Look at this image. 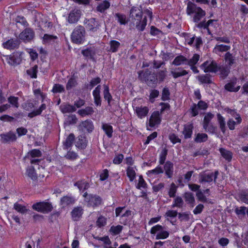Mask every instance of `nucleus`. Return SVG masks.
I'll use <instances>...</instances> for the list:
<instances>
[{"mask_svg": "<svg viewBox=\"0 0 248 248\" xmlns=\"http://www.w3.org/2000/svg\"><path fill=\"white\" fill-rule=\"evenodd\" d=\"M186 13L188 15L195 14L193 20L195 23H198L205 15V12L204 10L190 1L187 3Z\"/></svg>", "mask_w": 248, "mask_h": 248, "instance_id": "1", "label": "nucleus"}, {"mask_svg": "<svg viewBox=\"0 0 248 248\" xmlns=\"http://www.w3.org/2000/svg\"><path fill=\"white\" fill-rule=\"evenodd\" d=\"M139 78L142 81L145 82L149 86L154 87L157 84V78L155 74L152 73L148 69L144 72H139Z\"/></svg>", "mask_w": 248, "mask_h": 248, "instance_id": "2", "label": "nucleus"}, {"mask_svg": "<svg viewBox=\"0 0 248 248\" xmlns=\"http://www.w3.org/2000/svg\"><path fill=\"white\" fill-rule=\"evenodd\" d=\"M86 34L85 28L81 25L77 26L71 33V40L75 44H82L85 40Z\"/></svg>", "mask_w": 248, "mask_h": 248, "instance_id": "3", "label": "nucleus"}, {"mask_svg": "<svg viewBox=\"0 0 248 248\" xmlns=\"http://www.w3.org/2000/svg\"><path fill=\"white\" fill-rule=\"evenodd\" d=\"M32 208L34 210L43 213H48L53 209L51 203L46 202H36L32 205Z\"/></svg>", "mask_w": 248, "mask_h": 248, "instance_id": "4", "label": "nucleus"}, {"mask_svg": "<svg viewBox=\"0 0 248 248\" xmlns=\"http://www.w3.org/2000/svg\"><path fill=\"white\" fill-rule=\"evenodd\" d=\"M218 65L216 61L213 60L206 61L200 65V68L205 73H216L218 71Z\"/></svg>", "mask_w": 248, "mask_h": 248, "instance_id": "5", "label": "nucleus"}, {"mask_svg": "<svg viewBox=\"0 0 248 248\" xmlns=\"http://www.w3.org/2000/svg\"><path fill=\"white\" fill-rule=\"evenodd\" d=\"M35 37V33L32 29L26 28L18 35V38L25 43L30 42Z\"/></svg>", "mask_w": 248, "mask_h": 248, "instance_id": "6", "label": "nucleus"}, {"mask_svg": "<svg viewBox=\"0 0 248 248\" xmlns=\"http://www.w3.org/2000/svg\"><path fill=\"white\" fill-rule=\"evenodd\" d=\"M5 61L10 65L15 66L20 64L21 58L18 52H14L9 56H4Z\"/></svg>", "mask_w": 248, "mask_h": 248, "instance_id": "7", "label": "nucleus"}, {"mask_svg": "<svg viewBox=\"0 0 248 248\" xmlns=\"http://www.w3.org/2000/svg\"><path fill=\"white\" fill-rule=\"evenodd\" d=\"M143 11L141 6L140 7L133 6L130 10L129 12V18L131 19V21L132 22L137 19H140L142 17Z\"/></svg>", "mask_w": 248, "mask_h": 248, "instance_id": "8", "label": "nucleus"}, {"mask_svg": "<svg viewBox=\"0 0 248 248\" xmlns=\"http://www.w3.org/2000/svg\"><path fill=\"white\" fill-rule=\"evenodd\" d=\"M147 19L146 16L140 19H137L131 22V23L135 27V28L139 32L143 31L147 25Z\"/></svg>", "mask_w": 248, "mask_h": 248, "instance_id": "9", "label": "nucleus"}, {"mask_svg": "<svg viewBox=\"0 0 248 248\" xmlns=\"http://www.w3.org/2000/svg\"><path fill=\"white\" fill-rule=\"evenodd\" d=\"M86 24L87 28L89 31L93 32H96L100 27V22L95 18H91L88 19Z\"/></svg>", "mask_w": 248, "mask_h": 248, "instance_id": "10", "label": "nucleus"}, {"mask_svg": "<svg viewBox=\"0 0 248 248\" xmlns=\"http://www.w3.org/2000/svg\"><path fill=\"white\" fill-rule=\"evenodd\" d=\"M0 141L3 143H8L15 141L16 140V135L13 132L1 134L0 135Z\"/></svg>", "mask_w": 248, "mask_h": 248, "instance_id": "11", "label": "nucleus"}, {"mask_svg": "<svg viewBox=\"0 0 248 248\" xmlns=\"http://www.w3.org/2000/svg\"><path fill=\"white\" fill-rule=\"evenodd\" d=\"M213 172H208L206 171L199 174V182L203 184L204 183H210L213 180Z\"/></svg>", "mask_w": 248, "mask_h": 248, "instance_id": "12", "label": "nucleus"}, {"mask_svg": "<svg viewBox=\"0 0 248 248\" xmlns=\"http://www.w3.org/2000/svg\"><path fill=\"white\" fill-rule=\"evenodd\" d=\"M81 16V11L78 9H74L70 12L68 16L67 21L70 24L77 23Z\"/></svg>", "mask_w": 248, "mask_h": 248, "instance_id": "13", "label": "nucleus"}, {"mask_svg": "<svg viewBox=\"0 0 248 248\" xmlns=\"http://www.w3.org/2000/svg\"><path fill=\"white\" fill-rule=\"evenodd\" d=\"M160 115V112L158 111H154L150 118L148 125L151 127H153L156 125L160 124L161 122Z\"/></svg>", "mask_w": 248, "mask_h": 248, "instance_id": "14", "label": "nucleus"}, {"mask_svg": "<svg viewBox=\"0 0 248 248\" xmlns=\"http://www.w3.org/2000/svg\"><path fill=\"white\" fill-rule=\"evenodd\" d=\"M20 41L17 39H11L3 43V46L5 48L14 49L18 47Z\"/></svg>", "mask_w": 248, "mask_h": 248, "instance_id": "15", "label": "nucleus"}, {"mask_svg": "<svg viewBox=\"0 0 248 248\" xmlns=\"http://www.w3.org/2000/svg\"><path fill=\"white\" fill-rule=\"evenodd\" d=\"M83 213V209L81 206L75 207L72 211L71 214L74 221L78 220Z\"/></svg>", "mask_w": 248, "mask_h": 248, "instance_id": "16", "label": "nucleus"}, {"mask_svg": "<svg viewBox=\"0 0 248 248\" xmlns=\"http://www.w3.org/2000/svg\"><path fill=\"white\" fill-rule=\"evenodd\" d=\"M224 59L226 62V65L231 68L234 64L236 63L235 57L230 52H227L224 56Z\"/></svg>", "mask_w": 248, "mask_h": 248, "instance_id": "17", "label": "nucleus"}, {"mask_svg": "<svg viewBox=\"0 0 248 248\" xmlns=\"http://www.w3.org/2000/svg\"><path fill=\"white\" fill-rule=\"evenodd\" d=\"M42 39L43 44H50L56 43L58 40V37L56 35L45 34Z\"/></svg>", "mask_w": 248, "mask_h": 248, "instance_id": "18", "label": "nucleus"}, {"mask_svg": "<svg viewBox=\"0 0 248 248\" xmlns=\"http://www.w3.org/2000/svg\"><path fill=\"white\" fill-rule=\"evenodd\" d=\"M164 169L165 171V174L168 178H171L172 176L173 172V164L170 161H167L164 166Z\"/></svg>", "mask_w": 248, "mask_h": 248, "instance_id": "19", "label": "nucleus"}, {"mask_svg": "<svg viewBox=\"0 0 248 248\" xmlns=\"http://www.w3.org/2000/svg\"><path fill=\"white\" fill-rule=\"evenodd\" d=\"M100 89L101 86L100 85H98L95 88L93 93L94 103L97 106H100L101 105V100L100 95Z\"/></svg>", "mask_w": 248, "mask_h": 248, "instance_id": "20", "label": "nucleus"}, {"mask_svg": "<svg viewBox=\"0 0 248 248\" xmlns=\"http://www.w3.org/2000/svg\"><path fill=\"white\" fill-rule=\"evenodd\" d=\"M231 48L230 46H227L223 44H217L216 45L213 49V52L215 54H219L220 52H228Z\"/></svg>", "mask_w": 248, "mask_h": 248, "instance_id": "21", "label": "nucleus"}, {"mask_svg": "<svg viewBox=\"0 0 248 248\" xmlns=\"http://www.w3.org/2000/svg\"><path fill=\"white\" fill-rule=\"evenodd\" d=\"M102 199L100 197L96 195L90 194V197L88 199V204L92 206H98L101 203Z\"/></svg>", "mask_w": 248, "mask_h": 248, "instance_id": "22", "label": "nucleus"}, {"mask_svg": "<svg viewBox=\"0 0 248 248\" xmlns=\"http://www.w3.org/2000/svg\"><path fill=\"white\" fill-rule=\"evenodd\" d=\"M60 108L63 113L73 112L77 110L75 106L71 105L69 104H62L60 107Z\"/></svg>", "mask_w": 248, "mask_h": 248, "instance_id": "23", "label": "nucleus"}, {"mask_svg": "<svg viewBox=\"0 0 248 248\" xmlns=\"http://www.w3.org/2000/svg\"><path fill=\"white\" fill-rule=\"evenodd\" d=\"M193 126L192 124H186L184 125V130L182 132L185 139L191 137L193 132Z\"/></svg>", "mask_w": 248, "mask_h": 248, "instance_id": "24", "label": "nucleus"}, {"mask_svg": "<svg viewBox=\"0 0 248 248\" xmlns=\"http://www.w3.org/2000/svg\"><path fill=\"white\" fill-rule=\"evenodd\" d=\"M197 78L202 84H210L213 83L211 79V76L208 74L198 76L197 77Z\"/></svg>", "mask_w": 248, "mask_h": 248, "instance_id": "25", "label": "nucleus"}, {"mask_svg": "<svg viewBox=\"0 0 248 248\" xmlns=\"http://www.w3.org/2000/svg\"><path fill=\"white\" fill-rule=\"evenodd\" d=\"M236 84V79L235 78L231 82L228 83L225 85V89L229 92H236L240 89V86H238L235 87Z\"/></svg>", "mask_w": 248, "mask_h": 248, "instance_id": "26", "label": "nucleus"}, {"mask_svg": "<svg viewBox=\"0 0 248 248\" xmlns=\"http://www.w3.org/2000/svg\"><path fill=\"white\" fill-rule=\"evenodd\" d=\"M87 144V141L85 136L80 135L78 137V140L76 142V146L78 148L84 149L86 147Z\"/></svg>", "mask_w": 248, "mask_h": 248, "instance_id": "27", "label": "nucleus"}, {"mask_svg": "<svg viewBox=\"0 0 248 248\" xmlns=\"http://www.w3.org/2000/svg\"><path fill=\"white\" fill-rule=\"evenodd\" d=\"M135 110L138 116L140 118L146 116L149 112L148 108L147 107H136Z\"/></svg>", "mask_w": 248, "mask_h": 248, "instance_id": "28", "label": "nucleus"}, {"mask_svg": "<svg viewBox=\"0 0 248 248\" xmlns=\"http://www.w3.org/2000/svg\"><path fill=\"white\" fill-rule=\"evenodd\" d=\"M94 112V109L92 107H87L85 108L79 109L78 113L81 117L92 115Z\"/></svg>", "mask_w": 248, "mask_h": 248, "instance_id": "29", "label": "nucleus"}, {"mask_svg": "<svg viewBox=\"0 0 248 248\" xmlns=\"http://www.w3.org/2000/svg\"><path fill=\"white\" fill-rule=\"evenodd\" d=\"M75 137L74 134L71 133L67 137L66 140L63 142V146L64 150H67L70 148L75 140Z\"/></svg>", "mask_w": 248, "mask_h": 248, "instance_id": "30", "label": "nucleus"}, {"mask_svg": "<svg viewBox=\"0 0 248 248\" xmlns=\"http://www.w3.org/2000/svg\"><path fill=\"white\" fill-rule=\"evenodd\" d=\"M110 5V4L109 2L105 0L98 4L96 10L99 12L104 13L106 10L109 8Z\"/></svg>", "mask_w": 248, "mask_h": 248, "instance_id": "31", "label": "nucleus"}, {"mask_svg": "<svg viewBox=\"0 0 248 248\" xmlns=\"http://www.w3.org/2000/svg\"><path fill=\"white\" fill-rule=\"evenodd\" d=\"M187 59L183 55H180L175 58L172 62V64L175 66H179L182 64H186Z\"/></svg>", "mask_w": 248, "mask_h": 248, "instance_id": "32", "label": "nucleus"}, {"mask_svg": "<svg viewBox=\"0 0 248 248\" xmlns=\"http://www.w3.org/2000/svg\"><path fill=\"white\" fill-rule=\"evenodd\" d=\"M217 116L219 128L221 132L225 133L226 130L225 118L220 113H217Z\"/></svg>", "mask_w": 248, "mask_h": 248, "instance_id": "33", "label": "nucleus"}, {"mask_svg": "<svg viewBox=\"0 0 248 248\" xmlns=\"http://www.w3.org/2000/svg\"><path fill=\"white\" fill-rule=\"evenodd\" d=\"M75 202V199L71 196H64L61 200V204L65 207L70 204L74 203Z\"/></svg>", "mask_w": 248, "mask_h": 248, "instance_id": "34", "label": "nucleus"}, {"mask_svg": "<svg viewBox=\"0 0 248 248\" xmlns=\"http://www.w3.org/2000/svg\"><path fill=\"white\" fill-rule=\"evenodd\" d=\"M102 128L108 138L112 137L113 131V127L111 125L108 124L103 123L102 125Z\"/></svg>", "mask_w": 248, "mask_h": 248, "instance_id": "35", "label": "nucleus"}, {"mask_svg": "<svg viewBox=\"0 0 248 248\" xmlns=\"http://www.w3.org/2000/svg\"><path fill=\"white\" fill-rule=\"evenodd\" d=\"M218 71L220 72V77L223 78H226L230 73V68L229 66L225 65H218Z\"/></svg>", "mask_w": 248, "mask_h": 248, "instance_id": "36", "label": "nucleus"}, {"mask_svg": "<svg viewBox=\"0 0 248 248\" xmlns=\"http://www.w3.org/2000/svg\"><path fill=\"white\" fill-rule=\"evenodd\" d=\"M237 117L235 118L237 122H235L233 119H230L227 122V125L229 128L231 130H234L235 128V125L236 124H239L241 123L242 119L239 114H237Z\"/></svg>", "mask_w": 248, "mask_h": 248, "instance_id": "37", "label": "nucleus"}, {"mask_svg": "<svg viewBox=\"0 0 248 248\" xmlns=\"http://www.w3.org/2000/svg\"><path fill=\"white\" fill-rule=\"evenodd\" d=\"M176 70L179 71V72H176V71H171L170 72L171 74L174 78L185 76L188 73L187 71L183 70L181 67L177 68Z\"/></svg>", "mask_w": 248, "mask_h": 248, "instance_id": "38", "label": "nucleus"}, {"mask_svg": "<svg viewBox=\"0 0 248 248\" xmlns=\"http://www.w3.org/2000/svg\"><path fill=\"white\" fill-rule=\"evenodd\" d=\"M26 174L33 181L37 179V175L35 172L34 168L32 166L28 167L27 168Z\"/></svg>", "mask_w": 248, "mask_h": 248, "instance_id": "39", "label": "nucleus"}, {"mask_svg": "<svg viewBox=\"0 0 248 248\" xmlns=\"http://www.w3.org/2000/svg\"><path fill=\"white\" fill-rule=\"evenodd\" d=\"M75 186H77L79 190L83 192L89 187V184L85 181H78L74 184Z\"/></svg>", "mask_w": 248, "mask_h": 248, "instance_id": "40", "label": "nucleus"}, {"mask_svg": "<svg viewBox=\"0 0 248 248\" xmlns=\"http://www.w3.org/2000/svg\"><path fill=\"white\" fill-rule=\"evenodd\" d=\"M114 16L117 20V21L121 25H125L127 23L128 20L127 19L126 16L125 15L117 13L115 14Z\"/></svg>", "mask_w": 248, "mask_h": 248, "instance_id": "41", "label": "nucleus"}, {"mask_svg": "<svg viewBox=\"0 0 248 248\" xmlns=\"http://www.w3.org/2000/svg\"><path fill=\"white\" fill-rule=\"evenodd\" d=\"M38 72V66L35 65L33 67H31L27 70V74L32 78H37V73Z\"/></svg>", "mask_w": 248, "mask_h": 248, "instance_id": "42", "label": "nucleus"}, {"mask_svg": "<svg viewBox=\"0 0 248 248\" xmlns=\"http://www.w3.org/2000/svg\"><path fill=\"white\" fill-rule=\"evenodd\" d=\"M81 54L88 59H93L94 55H95V51L94 50L91 48H87L81 51Z\"/></svg>", "mask_w": 248, "mask_h": 248, "instance_id": "43", "label": "nucleus"}, {"mask_svg": "<svg viewBox=\"0 0 248 248\" xmlns=\"http://www.w3.org/2000/svg\"><path fill=\"white\" fill-rule=\"evenodd\" d=\"M80 126L86 129L89 132H92L94 128L93 122L90 120H86L82 122Z\"/></svg>", "mask_w": 248, "mask_h": 248, "instance_id": "44", "label": "nucleus"}, {"mask_svg": "<svg viewBox=\"0 0 248 248\" xmlns=\"http://www.w3.org/2000/svg\"><path fill=\"white\" fill-rule=\"evenodd\" d=\"M208 135L205 133H198L196 135L194 141L197 143L205 142L208 140Z\"/></svg>", "mask_w": 248, "mask_h": 248, "instance_id": "45", "label": "nucleus"}, {"mask_svg": "<svg viewBox=\"0 0 248 248\" xmlns=\"http://www.w3.org/2000/svg\"><path fill=\"white\" fill-rule=\"evenodd\" d=\"M46 108V105L45 104H42L40 108L35 111H33L29 113L28 116L31 118H33L34 116L39 115L41 114L43 110Z\"/></svg>", "mask_w": 248, "mask_h": 248, "instance_id": "46", "label": "nucleus"}, {"mask_svg": "<svg viewBox=\"0 0 248 248\" xmlns=\"http://www.w3.org/2000/svg\"><path fill=\"white\" fill-rule=\"evenodd\" d=\"M219 152L221 155L226 160L228 161H230L232 160V152L222 148L219 149Z\"/></svg>", "mask_w": 248, "mask_h": 248, "instance_id": "47", "label": "nucleus"}, {"mask_svg": "<svg viewBox=\"0 0 248 248\" xmlns=\"http://www.w3.org/2000/svg\"><path fill=\"white\" fill-rule=\"evenodd\" d=\"M78 84L76 78L73 76L69 78L66 85V88L67 90H70L73 88L75 87Z\"/></svg>", "mask_w": 248, "mask_h": 248, "instance_id": "48", "label": "nucleus"}, {"mask_svg": "<svg viewBox=\"0 0 248 248\" xmlns=\"http://www.w3.org/2000/svg\"><path fill=\"white\" fill-rule=\"evenodd\" d=\"M104 97L106 100L108 101V105H110V101L112 99V96L109 93L108 86V85H104Z\"/></svg>", "mask_w": 248, "mask_h": 248, "instance_id": "49", "label": "nucleus"}, {"mask_svg": "<svg viewBox=\"0 0 248 248\" xmlns=\"http://www.w3.org/2000/svg\"><path fill=\"white\" fill-rule=\"evenodd\" d=\"M110 49L109 51L112 52H116L118 51L120 46V43L115 40H111L109 42Z\"/></svg>", "mask_w": 248, "mask_h": 248, "instance_id": "50", "label": "nucleus"}, {"mask_svg": "<svg viewBox=\"0 0 248 248\" xmlns=\"http://www.w3.org/2000/svg\"><path fill=\"white\" fill-rule=\"evenodd\" d=\"M167 71L166 68L163 70H159L156 74L157 80H158L159 82H163L167 76Z\"/></svg>", "mask_w": 248, "mask_h": 248, "instance_id": "51", "label": "nucleus"}, {"mask_svg": "<svg viewBox=\"0 0 248 248\" xmlns=\"http://www.w3.org/2000/svg\"><path fill=\"white\" fill-rule=\"evenodd\" d=\"M184 203V202L182 198L180 197H177L174 199L171 207L172 208H174L176 207L178 208H181L183 207Z\"/></svg>", "mask_w": 248, "mask_h": 248, "instance_id": "52", "label": "nucleus"}, {"mask_svg": "<svg viewBox=\"0 0 248 248\" xmlns=\"http://www.w3.org/2000/svg\"><path fill=\"white\" fill-rule=\"evenodd\" d=\"M167 154H168L167 149L166 148H163L159 155V163L160 165H163L165 163Z\"/></svg>", "mask_w": 248, "mask_h": 248, "instance_id": "53", "label": "nucleus"}, {"mask_svg": "<svg viewBox=\"0 0 248 248\" xmlns=\"http://www.w3.org/2000/svg\"><path fill=\"white\" fill-rule=\"evenodd\" d=\"M127 176L129 178L130 181H133L135 178L136 172L133 167H128L126 170Z\"/></svg>", "mask_w": 248, "mask_h": 248, "instance_id": "54", "label": "nucleus"}, {"mask_svg": "<svg viewBox=\"0 0 248 248\" xmlns=\"http://www.w3.org/2000/svg\"><path fill=\"white\" fill-rule=\"evenodd\" d=\"M123 227L120 225L116 226H112L109 230V232L113 235H117L119 234L123 230Z\"/></svg>", "mask_w": 248, "mask_h": 248, "instance_id": "55", "label": "nucleus"}, {"mask_svg": "<svg viewBox=\"0 0 248 248\" xmlns=\"http://www.w3.org/2000/svg\"><path fill=\"white\" fill-rule=\"evenodd\" d=\"M161 99L164 101L170 99V92L168 87L163 88L162 92Z\"/></svg>", "mask_w": 248, "mask_h": 248, "instance_id": "56", "label": "nucleus"}, {"mask_svg": "<svg viewBox=\"0 0 248 248\" xmlns=\"http://www.w3.org/2000/svg\"><path fill=\"white\" fill-rule=\"evenodd\" d=\"M200 59V55L197 54H195L191 59H188L186 62V65H195L199 61Z\"/></svg>", "mask_w": 248, "mask_h": 248, "instance_id": "57", "label": "nucleus"}, {"mask_svg": "<svg viewBox=\"0 0 248 248\" xmlns=\"http://www.w3.org/2000/svg\"><path fill=\"white\" fill-rule=\"evenodd\" d=\"M9 103L14 107L17 108L19 107L18 97L10 96L8 98Z\"/></svg>", "mask_w": 248, "mask_h": 248, "instance_id": "58", "label": "nucleus"}, {"mask_svg": "<svg viewBox=\"0 0 248 248\" xmlns=\"http://www.w3.org/2000/svg\"><path fill=\"white\" fill-rule=\"evenodd\" d=\"M14 208L18 212L24 214L28 210L26 209V206H23L20 204L16 202L14 205Z\"/></svg>", "mask_w": 248, "mask_h": 248, "instance_id": "59", "label": "nucleus"}, {"mask_svg": "<svg viewBox=\"0 0 248 248\" xmlns=\"http://www.w3.org/2000/svg\"><path fill=\"white\" fill-rule=\"evenodd\" d=\"M77 119L75 115H71L67 116L66 118L64 124L67 125L75 124L77 123Z\"/></svg>", "mask_w": 248, "mask_h": 248, "instance_id": "60", "label": "nucleus"}, {"mask_svg": "<svg viewBox=\"0 0 248 248\" xmlns=\"http://www.w3.org/2000/svg\"><path fill=\"white\" fill-rule=\"evenodd\" d=\"M163 172L164 170H163L162 168L160 166H158L155 169L148 170L147 172V174L148 175L151 174L157 175L160 173H162Z\"/></svg>", "mask_w": 248, "mask_h": 248, "instance_id": "61", "label": "nucleus"}, {"mask_svg": "<svg viewBox=\"0 0 248 248\" xmlns=\"http://www.w3.org/2000/svg\"><path fill=\"white\" fill-rule=\"evenodd\" d=\"M203 128L205 131L211 134L216 133L217 130V126L214 125L213 124H208L206 127L204 126Z\"/></svg>", "mask_w": 248, "mask_h": 248, "instance_id": "62", "label": "nucleus"}, {"mask_svg": "<svg viewBox=\"0 0 248 248\" xmlns=\"http://www.w3.org/2000/svg\"><path fill=\"white\" fill-rule=\"evenodd\" d=\"M185 201L189 203H193L195 202L193 194L190 192H186L184 195Z\"/></svg>", "mask_w": 248, "mask_h": 248, "instance_id": "63", "label": "nucleus"}, {"mask_svg": "<svg viewBox=\"0 0 248 248\" xmlns=\"http://www.w3.org/2000/svg\"><path fill=\"white\" fill-rule=\"evenodd\" d=\"M247 208L245 206H241L240 207H236L235 209V213L240 217V216L244 217L246 215V211Z\"/></svg>", "mask_w": 248, "mask_h": 248, "instance_id": "64", "label": "nucleus"}]
</instances>
